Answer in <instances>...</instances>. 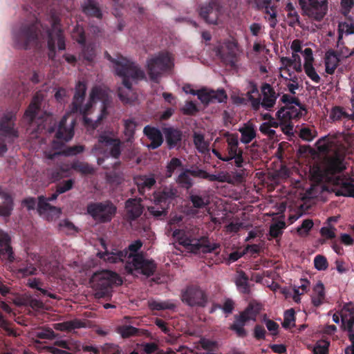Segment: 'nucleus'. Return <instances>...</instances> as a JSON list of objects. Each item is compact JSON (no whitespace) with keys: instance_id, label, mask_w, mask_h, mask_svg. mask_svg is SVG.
<instances>
[{"instance_id":"nucleus-15","label":"nucleus","mask_w":354,"mask_h":354,"mask_svg":"<svg viewBox=\"0 0 354 354\" xmlns=\"http://www.w3.org/2000/svg\"><path fill=\"white\" fill-rule=\"evenodd\" d=\"M46 32L48 35V58L54 59L56 55L55 43H57V47L59 50H65L66 44L62 30L59 27L57 19H54L52 28L49 29L46 27Z\"/></svg>"},{"instance_id":"nucleus-49","label":"nucleus","mask_w":354,"mask_h":354,"mask_svg":"<svg viewBox=\"0 0 354 354\" xmlns=\"http://www.w3.org/2000/svg\"><path fill=\"white\" fill-rule=\"evenodd\" d=\"M48 201L47 198L44 196H39L38 197L37 211L40 214L48 210H59V212H60V209H57L56 207L50 205Z\"/></svg>"},{"instance_id":"nucleus-1","label":"nucleus","mask_w":354,"mask_h":354,"mask_svg":"<svg viewBox=\"0 0 354 354\" xmlns=\"http://www.w3.org/2000/svg\"><path fill=\"white\" fill-rule=\"evenodd\" d=\"M340 133H328L327 136L319 138L316 146L318 151L322 153L333 152V155L329 157L326 162L325 173L328 176V181L334 186V192L337 196L354 197V179L340 174L346 169L344 163V154L339 152L342 146Z\"/></svg>"},{"instance_id":"nucleus-64","label":"nucleus","mask_w":354,"mask_h":354,"mask_svg":"<svg viewBox=\"0 0 354 354\" xmlns=\"http://www.w3.org/2000/svg\"><path fill=\"white\" fill-rule=\"evenodd\" d=\"M57 335L51 328L43 329L36 333V337L41 339H53Z\"/></svg>"},{"instance_id":"nucleus-58","label":"nucleus","mask_w":354,"mask_h":354,"mask_svg":"<svg viewBox=\"0 0 354 354\" xmlns=\"http://www.w3.org/2000/svg\"><path fill=\"white\" fill-rule=\"evenodd\" d=\"M314 266L317 270H326L328 266L326 258L321 254L317 255L314 259Z\"/></svg>"},{"instance_id":"nucleus-13","label":"nucleus","mask_w":354,"mask_h":354,"mask_svg":"<svg viewBox=\"0 0 354 354\" xmlns=\"http://www.w3.org/2000/svg\"><path fill=\"white\" fill-rule=\"evenodd\" d=\"M181 300L191 307H205L207 303V295L198 285L190 284L181 291Z\"/></svg>"},{"instance_id":"nucleus-42","label":"nucleus","mask_w":354,"mask_h":354,"mask_svg":"<svg viewBox=\"0 0 354 354\" xmlns=\"http://www.w3.org/2000/svg\"><path fill=\"white\" fill-rule=\"evenodd\" d=\"M285 10L287 12V17L288 19V25L294 27L296 25H300L299 15L296 10L294 5L291 2H288L285 7Z\"/></svg>"},{"instance_id":"nucleus-11","label":"nucleus","mask_w":354,"mask_h":354,"mask_svg":"<svg viewBox=\"0 0 354 354\" xmlns=\"http://www.w3.org/2000/svg\"><path fill=\"white\" fill-rule=\"evenodd\" d=\"M86 210L92 218L101 223H107L111 221L115 216L117 207L110 201L104 202L90 203Z\"/></svg>"},{"instance_id":"nucleus-20","label":"nucleus","mask_w":354,"mask_h":354,"mask_svg":"<svg viewBox=\"0 0 354 354\" xmlns=\"http://www.w3.org/2000/svg\"><path fill=\"white\" fill-rule=\"evenodd\" d=\"M101 245L105 251L97 252V257L104 261L110 263H116L123 262L127 258V250H120L113 248L111 250H109L106 248L105 241L102 239L101 240Z\"/></svg>"},{"instance_id":"nucleus-39","label":"nucleus","mask_w":354,"mask_h":354,"mask_svg":"<svg viewBox=\"0 0 354 354\" xmlns=\"http://www.w3.org/2000/svg\"><path fill=\"white\" fill-rule=\"evenodd\" d=\"M116 332L120 335L123 339H127L131 337L140 336L142 334V330L130 325H121L116 328Z\"/></svg>"},{"instance_id":"nucleus-63","label":"nucleus","mask_w":354,"mask_h":354,"mask_svg":"<svg viewBox=\"0 0 354 354\" xmlns=\"http://www.w3.org/2000/svg\"><path fill=\"white\" fill-rule=\"evenodd\" d=\"M73 184L74 180L73 179L64 180L56 185V189H57L58 194H63L71 190L73 188Z\"/></svg>"},{"instance_id":"nucleus-7","label":"nucleus","mask_w":354,"mask_h":354,"mask_svg":"<svg viewBox=\"0 0 354 354\" xmlns=\"http://www.w3.org/2000/svg\"><path fill=\"white\" fill-rule=\"evenodd\" d=\"M41 29L45 30L36 14H33V20L31 23H23L19 27L13 28V39L19 48L28 49L31 45L37 44Z\"/></svg>"},{"instance_id":"nucleus-31","label":"nucleus","mask_w":354,"mask_h":354,"mask_svg":"<svg viewBox=\"0 0 354 354\" xmlns=\"http://www.w3.org/2000/svg\"><path fill=\"white\" fill-rule=\"evenodd\" d=\"M144 134L151 140L149 148L156 149L163 142V137L160 131L153 127L147 125L143 129Z\"/></svg>"},{"instance_id":"nucleus-51","label":"nucleus","mask_w":354,"mask_h":354,"mask_svg":"<svg viewBox=\"0 0 354 354\" xmlns=\"http://www.w3.org/2000/svg\"><path fill=\"white\" fill-rule=\"evenodd\" d=\"M299 137L305 141H312L317 136V131L310 127H302L299 133Z\"/></svg>"},{"instance_id":"nucleus-3","label":"nucleus","mask_w":354,"mask_h":354,"mask_svg":"<svg viewBox=\"0 0 354 354\" xmlns=\"http://www.w3.org/2000/svg\"><path fill=\"white\" fill-rule=\"evenodd\" d=\"M86 91V85L84 82H78L75 86V92L73 96V102L71 107V112L73 113H77L84 116V121L87 122L86 115L93 106V102L97 100L102 102L101 113L99 115L97 120H102L108 115L107 109L111 106L112 102L111 97L108 93L100 86H95L92 88L90 93L88 102L82 106V102L84 100Z\"/></svg>"},{"instance_id":"nucleus-55","label":"nucleus","mask_w":354,"mask_h":354,"mask_svg":"<svg viewBox=\"0 0 354 354\" xmlns=\"http://www.w3.org/2000/svg\"><path fill=\"white\" fill-rule=\"evenodd\" d=\"M70 168L68 165H61L55 168L51 174L52 178L54 180H59L64 177L67 176Z\"/></svg>"},{"instance_id":"nucleus-22","label":"nucleus","mask_w":354,"mask_h":354,"mask_svg":"<svg viewBox=\"0 0 354 354\" xmlns=\"http://www.w3.org/2000/svg\"><path fill=\"white\" fill-rule=\"evenodd\" d=\"M235 47L234 43L228 41L224 45L219 46L216 50V55L221 61L231 67H234L237 61Z\"/></svg>"},{"instance_id":"nucleus-23","label":"nucleus","mask_w":354,"mask_h":354,"mask_svg":"<svg viewBox=\"0 0 354 354\" xmlns=\"http://www.w3.org/2000/svg\"><path fill=\"white\" fill-rule=\"evenodd\" d=\"M68 118L67 115H64L57 127L55 138L61 142H68L71 140L74 136L75 120L73 119L68 127L66 125Z\"/></svg>"},{"instance_id":"nucleus-57","label":"nucleus","mask_w":354,"mask_h":354,"mask_svg":"<svg viewBox=\"0 0 354 354\" xmlns=\"http://www.w3.org/2000/svg\"><path fill=\"white\" fill-rule=\"evenodd\" d=\"M265 13L268 16V20L270 21V27L272 28H275V26L277 24V14L275 7L266 6L265 8ZM266 19H267L266 17Z\"/></svg>"},{"instance_id":"nucleus-32","label":"nucleus","mask_w":354,"mask_h":354,"mask_svg":"<svg viewBox=\"0 0 354 354\" xmlns=\"http://www.w3.org/2000/svg\"><path fill=\"white\" fill-rule=\"evenodd\" d=\"M0 196L3 200L0 204V216L8 218L12 214L14 208V202L12 197L7 193L2 191L0 185Z\"/></svg>"},{"instance_id":"nucleus-17","label":"nucleus","mask_w":354,"mask_h":354,"mask_svg":"<svg viewBox=\"0 0 354 354\" xmlns=\"http://www.w3.org/2000/svg\"><path fill=\"white\" fill-rule=\"evenodd\" d=\"M178 197V189L171 185L161 186L153 193V201L158 207L169 208L171 204H174Z\"/></svg>"},{"instance_id":"nucleus-18","label":"nucleus","mask_w":354,"mask_h":354,"mask_svg":"<svg viewBox=\"0 0 354 354\" xmlns=\"http://www.w3.org/2000/svg\"><path fill=\"white\" fill-rule=\"evenodd\" d=\"M39 258V257L37 254H28L26 260L17 261V273L21 277L37 274Z\"/></svg>"},{"instance_id":"nucleus-35","label":"nucleus","mask_w":354,"mask_h":354,"mask_svg":"<svg viewBox=\"0 0 354 354\" xmlns=\"http://www.w3.org/2000/svg\"><path fill=\"white\" fill-rule=\"evenodd\" d=\"M164 133L165 135L166 142L169 149H172L182 140V132L173 127L165 128Z\"/></svg>"},{"instance_id":"nucleus-50","label":"nucleus","mask_w":354,"mask_h":354,"mask_svg":"<svg viewBox=\"0 0 354 354\" xmlns=\"http://www.w3.org/2000/svg\"><path fill=\"white\" fill-rule=\"evenodd\" d=\"M295 312L293 308L288 309L284 313V319L282 323V326L284 328H289L291 326L295 325Z\"/></svg>"},{"instance_id":"nucleus-54","label":"nucleus","mask_w":354,"mask_h":354,"mask_svg":"<svg viewBox=\"0 0 354 354\" xmlns=\"http://www.w3.org/2000/svg\"><path fill=\"white\" fill-rule=\"evenodd\" d=\"M304 71L307 76L315 83H319L321 80L319 75L317 73L313 63H304Z\"/></svg>"},{"instance_id":"nucleus-28","label":"nucleus","mask_w":354,"mask_h":354,"mask_svg":"<svg viewBox=\"0 0 354 354\" xmlns=\"http://www.w3.org/2000/svg\"><path fill=\"white\" fill-rule=\"evenodd\" d=\"M216 3L210 2L201 7L199 15L209 24H216L218 19V10Z\"/></svg>"},{"instance_id":"nucleus-43","label":"nucleus","mask_w":354,"mask_h":354,"mask_svg":"<svg viewBox=\"0 0 354 354\" xmlns=\"http://www.w3.org/2000/svg\"><path fill=\"white\" fill-rule=\"evenodd\" d=\"M71 168L82 175L92 174L95 172L94 167L88 162L75 160L72 162Z\"/></svg>"},{"instance_id":"nucleus-53","label":"nucleus","mask_w":354,"mask_h":354,"mask_svg":"<svg viewBox=\"0 0 354 354\" xmlns=\"http://www.w3.org/2000/svg\"><path fill=\"white\" fill-rule=\"evenodd\" d=\"M183 166L182 161L178 158H172L170 161L167 163L166 176L169 178L172 176L174 171Z\"/></svg>"},{"instance_id":"nucleus-52","label":"nucleus","mask_w":354,"mask_h":354,"mask_svg":"<svg viewBox=\"0 0 354 354\" xmlns=\"http://www.w3.org/2000/svg\"><path fill=\"white\" fill-rule=\"evenodd\" d=\"M190 174L187 172V169L183 172L180 173L177 179V182L182 185L183 187L189 189L194 185L192 179L190 178Z\"/></svg>"},{"instance_id":"nucleus-16","label":"nucleus","mask_w":354,"mask_h":354,"mask_svg":"<svg viewBox=\"0 0 354 354\" xmlns=\"http://www.w3.org/2000/svg\"><path fill=\"white\" fill-rule=\"evenodd\" d=\"M226 138L227 148L226 153L228 162L234 160V165L236 167H242L244 164V158L243 156V149L239 147V136L237 133H231L226 132L224 134Z\"/></svg>"},{"instance_id":"nucleus-48","label":"nucleus","mask_w":354,"mask_h":354,"mask_svg":"<svg viewBox=\"0 0 354 354\" xmlns=\"http://www.w3.org/2000/svg\"><path fill=\"white\" fill-rule=\"evenodd\" d=\"M136 122L133 119H127L124 121V135L127 142H132L134 139Z\"/></svg>"},{"instance_id":"nucleus-59","label":"nucleus","mask_w":354,"mask_h":354,"mask_svg":"<svg viewBox=\"0 0 354 354\" xmlns=\"http://www.w3.org/2000/svg\"><path fill=\"white\" fill-rule=\"evenodd\" d=\"M95 49L91 45H83L82 57L88 62H92L95 57Z\"/></svg>"},{"instance_id":"nucleus-4","label":"nucleus","mask_w":354,"mask_h":354,"mask_svg":"<svg viewBox=\"0 0 354 354\" xmlns=\"http://www.w3.org/2000/svg\"><path fill=\"white\" fill-rule=\"evenodd\" d=\"M172 236L178 240L180 245L194 254L211 253L219 248L218 244L210 243L207 236L201 235L200 229L196 226L187 227L185 230L176 229L173 232Z\"/></svg>"},{"instance_id":"nucleus-46","label":"nucleus","mask_w":354,"mask_h":354,"mask_svg":"<svg viewBox=\"0 0 354 354\" xmlns=\"http://www.w3.org/2000/svg\"><path fill=\"white\" fill-rule=\"evenodd\" d=\"M248 280V277L245 272L241 270L239 272L235 283L240 292L243 294H249L250 292Z\"/></svg>"},{"instance_id":"nucleus-19","label":"nucleus","mask_w":354,"mask_h":354,"mask_svg":"<svg viewBox=\"0 0 354 354\" xmlns=\"http://www.w3.org/2000/svg\"><path fill=\"white\" fill-rule=\"evenodd\" d=\"M262 98L260 100V106L266 111H271L276 104L279 93L268 83L264 82L261 86Z\"/></svg>"},{"instance_id":"nucleus-21","label":"nucleus","mask_w":354,"mask_h":354,"mask_svg":"<svg viewBox=\"0 0 354 354\" xmlns=\"http://www.w3.org/2000/svg\"><path fill=\"white\" fill-rule=\"evenodd\" d=\"M102 146L109 147V154L111 157L118 159L121 154V142L118 138H113L106 133H102L98 137V144L94 149H97Z\"/></svg>"},{"instance_id":"nucleus-8","label":"nucleus","mask_w":354,"mask_h":354,"mask_svg":"<svg viewBox=\"0 0 354 354\" xmlns=\"http://www.w3.org/2000/svg\"><path fill=\"white\" fill-rule=\"evenodd\" d=\"M91 287L95 291L96 298H109L114 284H121V277L115 272L107 270L95 272L90 279Z\"/></svg>"},{"instance_id":"nucleus-25","label":"nucleus","mask_w":354,"mask_h":354,"mask_svg":"<svg viewBox=\"0 0 354 354\" xmlns=\"http://www.w3.org/2000/svg\"><path fill=\"white\" fill-rule=\"evenodd\" d=\"M126 216L128 220L137 219L143 212L142 199L140 198H129L125 202Z\"/></svg>"},{"instance_id":"nucleus-24","label":"nucleus","mask_w":354,"mask_h":354,"mask_svg":"<svg viewBox=\"0 0 354 354\" xmlns=\"http://www.w3.org/2000/svg\"><path fill=\"white\" fill-rule=\"evenodd\" d=\"M198 98L202 103L208 104L211 102H223L227 100V96L224 89L207 91L203 88L199 90Z\"/></svg>"},{"instance_id":"nucleus-9","label":"nucleus","mask_w":354,"mask_h":354,"mask_svg":"<svg viewBox=\"0 0 354 354\" xmlns=\"http://www.w3.org/2000/svg\"><path fill=\"white\" fill-rule=\"evenodd\" d=\"M261 310L262 306L259 303L250 302L243 311L234 315V322L230 326L229 329L234 331L239 337H245L248 333L244 326L249 321L255 322Z\"/></svg>"},{"instance_id":"nucleus-60","label":"nucleus","mask_w":354,"mask_h":354,"mask_svg":"<svg viewBox=\"0 0 354 354\" xmlns=\"http://www.w3.org/2000/svg\"><path fill=\"white\" fill-rule=\"evenodd\" d=\"M184 115H194L198 112V109L196 104L192 101L186 102L185 106L181 109Z\"/></svg>"},{"instance_id":"nucleus-36","label":"nucleus","mask_w":354,"mask_h":354,"mask_svg":"<svg viewBox=\"0 0 354 354\" xmlns=\"http://www.w3.org/2000/svg\"><path fill=\"white\" fill-rule=\"evenodd\" d=\"M250 90L247 92V98L250 102L252 108L254 111H258L260 109V100L261 96L259 93V89L257 84L253 82H250Z\"/></svg>"},{"instance_id":"nucleus-62","label":"nucleus","mask_w":354,"mask_h":354,"mask_svg":"<svg viewBox=\"0 0 354 354\" xmlns=\"http://www.w3.org/2000/svg\"><path fill=\"white\" fill-rule=\"evenodd\" d=\"M189 198L193 205V207L195 208H203L207 204V203L205 201V199L199 195L190 194Z\"/></svg>"},{"instance_id":"nucleus-34","label":"nucleus","mask_w":354,"mask_h":354,"mask_svg":"<svg viewBox=\"0 0 354 354\" xmlns=\"http://www.w3.org/2000/svg\"><path fill=\"white\" fill-rule=\"evenodd\" d=\"M339 61L340 59L339 57V54L336 51L333 50H328L325 55V66L326 73L333 75L338 66Z\"/></svg>"},{"instance_id":"nucleus-29","label":"nucleus","mask_w":354,"mask_h":354,"mask_svg":"<svg viewBox=\"0 0 354 354\" xmlns=\"http://www.w3.org/2000/svg\"><path fill=\"white\" fill-rule=\"evenodd\" d=\"M81 8L82 12L87 17L102 19V11L97 0H85Z\"/></svg>"},{"instance_id":"nucleus-2","label":"nucleus","mask_w":354,"mask_h":354,"mask_svg":"<svg viewBox=\"0 0 354 354\" xmlns=\"http://www.w3.org/2000/svg\"><path fill=\"white\" fill-rule=\"evenodd\" d=\"M107 59L113 64V68L117 75L122 79V84L127 88H119L118 95L124 104H131L135 97L132 93V82H138L145 78V73L139 66L123 57L113 58L106 53Z\"/></svg>"},{"instance_id":"nucleus-61","label":"nucleus","mask_w":354,"mask_h":354,"mask_svg":"<svg viewBox=\"0 0 354 354\" xmlns=\"http://www.w3.org/2000/svg\"><path fill=\"white\" fill-rule=\"evenodd\" d=\"M313 227V222L311 219H306L303 221L301 225L297 227V233L301 235H307Z\"/></svg>"},{"instance_id":"nucleus-56","label":"nucleus","mask_w":354,"mask_h":354,"mask_svg":"<svg viewBox=\"0 0 354 354\" xmlns=\"http://www.w3.org/2000/svg\"><path fill=\"white\" fill-rule=\"evenodd\" d=\"M286 227V223L284 221H279L270 225L269 234L272 238H277L281 236L283 233V229Z\"/></svg>"},{"instance_id":"nucleus-44","label":"nucleus","mask_w":354,"mask_h":354,"mask_svg":"<svg viewBox=\"0 0 354 354\" xmlns=\"http://www.w3.org/2000/svg\"><path fill=\"white\" fill-rule=\"evenodd\" d=\"M351 35L354 33V24H348L347 22H342L338 26V39L337 44H343V34ZM351 55H354V48L350 53Z\"/></svg>"},{"instance_id":"nucleus-26","label":"nucleus","mask_w":354,"mask_h":354,"mask_svg":"<svg viewBox=\"0 0 354 354\" xmlns=\"http://www.w3.org/2000/svg\"><path fill=\"white\" fill-rule=\"evenodd\" d=\"M10 236L0 230V256L9 263H13L15 261V257L12 248L10 245Z\"/></svg>"},{"instance_id":"nucleus-10","label":"nucleus","mask_w":354,"mask_h":354,"mask_svg":"<svg viewBox=\"0 0 354 354\" xmlns=\"http://www.w3.org/2000/svg\"><path fill=\"white\" fill-rule=\"evenodd\" d=\"M174 67V60L167 52H160L147 62V71L151 81L158 83L160 77Z\"/></svg>"},{"instance_id":"nucleus-38","label":"nucleus","mask_w":354,"mask_h":354,"mask_svg":"<svg viewBox=\"0 0 354 354\" xmlns=\"http://www.w3.org/2000/svg\"><path fill=\"white\" fill-rule=\"evenodd\" d=\"M26 285L32 289L38 290L40 292V294L43 295L48 296V297L52 299L57 298V295L55 294L49 292L44 288V283L39 278H29L27 281Z\"/></svg>"},{"instance_id":"nucleus-6","label":"nucleus","mask_w":354,"mask_h":354,"mask_svg":"<svg viewBox=\"0 0 354 354\" xmlns=\"http://www.w3.org/2000/svg\"><path fill=\"white\" fill-rule=\"evenodd\" d=\"M143 243L140 240H136L129 245L127 258L129 260L125 265L127 272L132 274L135 270L147 277H151L156 271L157 265L152 259H145L142 253H138Z\"/></svg>"},{"instance_id":"nucleus-45","label":"nucleus","mask_w":354,"mask_h":354,"mask_svg":"<svg viewBox=\"0 0 354 354\" xmlns=\"http://www.w3.org/2000/svg\"><path fill=\"white\" fill-rule=\"evenodd\" d=\"M148 306L151 310H174L176 305L169 300L163 301L151 299L148 301Z\"/></svg>"},{"instance_id":"nucleus-40","label":"nucleus","mask_w":354,"mask_h":354,"mask_svg":"<svg viewBox=\"0 0 354 354\" xmlns=\"http://www.w3.org/2000/svg\"><path fill=\"white\" fill-rule=\"evenodd\" d=\"M325 298L324 286L322 283H317L313 288V292L311 296L313 304L318 307L323 304Z\"/></svg>"},{"instance_id":"nucleus-27","label":"nucleus","mask_w":354,"mask_h":354,"mask_svg":"<svg viewBox=\"0 0 354 354\" xmlns=\"http://www.w3.org/2000/svg\"><path fill=\"white\" fill-rule=\"evenodd\" d=\"M133 182L138 187L140 195H145L147 190H150L156 183L154 174L139 175L133 178Z\"/></svg>"},{"instance_id":"nucleus-14","label":"nucleus","mask_w":354,"mask_h":354,"mask_svg":"<svg viewBox=\"0 0 354 354\" xmlns=\"http://www.w3.org/2000/svg\"><path fill=\"white\" fill-rule=\"evenodd\" d=\"M303 15L310 19L320 21L328 10L327 0H299Z\"/></svg>"},{"instance_id":"nucleus-37","label":"nucleus","mask_w":354,"mask_h":354,"mask_svg":"<svg viewBox=\"0 0 354 354\" xmlns=\"http://www.w3.org/2000/svg\"><path fill=\"white\" fill-rule=\"evenodd\" d=\"M239 131L241 133L240 141L243 144L250 143L257 136V131L252 124H244L239 129Z\"/></svg>"},{"instance_id":"nucleus-33","label":"nucleus","mask_w":354,"mask_h":354,"mask_svg":"<svg viewBox=\"0 0 354 354\" xmlns=\"http://www.w3.org/2000/svg\"><path fill=\"white\" fill-rule=\"evenodd\" d=\"M299 115V111L292 105L281 107L276 113L277 119L284 123L298 118Z\"/></svg>"},{"instance_id":"nucleus-30","label":"nucleus","mask_w":354,"mask_h":354,"mask_svg":"<svg viewBox=\"0 0 354 354\" xmlns=\"http://www.w3.org/2000/svg\"><path fill=\"white\" fill-rule=\"evenodd\" d=\"M187 172L189 173L190 176L196 178L205 179L211 182L218 181L223 183L225 181V175L222 173L218 175L210 174L204 169H200L198 167L187 169Z\"/></svg>"},{"instance_id":"nucleus-12","label":"nucleus","mask_w":354,"mask_h":354,"mask_svg":"<svg viewBox=\"0 0 354 354\" xmlns=\"http://www.w3.org/2000/svg\"><path fill=\"white\" fill-rule=\"evenodd\" d=\"M15 120L16 115L12 111L7 112L3 115L0 120V136L10 138L12 140L19 136L17 131L15 129ZM7 150L4 139L0 137V156Z\"/></svg>"},{"instance_id":"nucleus-47","label":"nucleus","mask_w":354,"mask_h":354,"mask_svg":"<svg viewBox=\"0 0 354 354\" xmlns=\"http://www.w3.org/2000/svg\"><path fill=\"white\" fill-rule=\"evenodd\" d=\"M193 141L199 152L204 153L209 150V144L205 140L203 134L195 132L193 135Z\"/></svg>"},{"instance_id":"nucleus-41","label":"nucleus","mask_w":354,"mask_h":354,"mask_svg":"<svg viewBox=\"0 0 354 354\" xmlns=\"http://www.w3.org/2000/svg\"><path fill=\"white\" fill-rule=\"evenodd\" d=\"M85 327V323L80 319H73L55 324V329L61 331H71L73 329Z\"/></svg>"},{"instance_id":"nucleus-5","label":"nucleus","mask_w":354,"mask_h":354,"mask_svg":"<svg viewBox=\"0 0 354 354\" xmlns=\"http://www.w3.org/2000/svg\"><path fill=\"white\" fill-rule=\"evenodd\" d=\"M24 118L28 123V130L31 134L42 133H52L55 132L57 122L52 114L41 112L40 110V99L35 95L27 108Z\"/></svg>"}]
</instances>
